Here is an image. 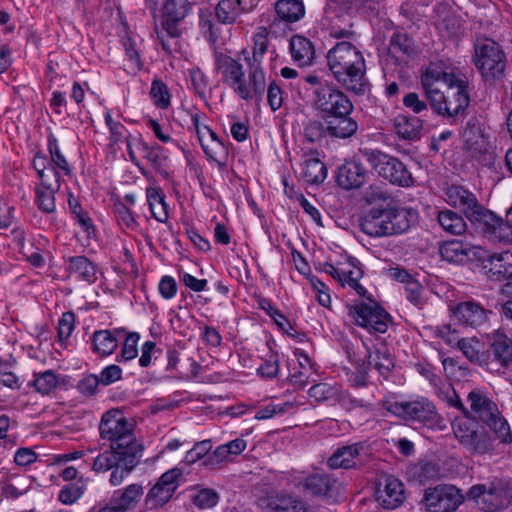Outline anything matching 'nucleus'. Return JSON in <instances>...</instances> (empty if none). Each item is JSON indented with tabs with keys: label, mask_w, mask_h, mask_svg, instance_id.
I'll use <instances>...</instances> for the list:
<instances>
[{
	"label": "nucleus",
	"mask_w": 512,
	"mask_h": 512,
	"mask_svg": "<svg viewBox=\"0 0 512 512\" xmlns=\"http://www.w3.org/2000/svg\"><path fill=\"white\" fill-rule=\"evenodd\" d=\"M377 501L387 509L398 507L404 500L403 483L394 476H385L376 491Z\"/></svg>",
	"instance_id": "a211bd4d"
},
{
	"label": "nucleus",
	"mask_w": 512,
	"mask_h": 512,
	"mask_svg": "<svg viewBox=\"0 0 512 512\" xmlns=\"http://www.w3.org/2000/svg\"><path fill=\"white\" fill-rule=\"evenodd\" d=\"M57 191L39 186L35 188V203L42 212L52 213L55 211V193Z\"/></svg>",
	"instance_id": "8fccbe9b"
},
{
	"label": "nucleus",
	"mask_w": 512,
	"mask_h": 512,
	"mask_svg": "<svg viewBox=\"0 0 512 512\" xmlns=\"http://www.w3.org/2000/svg\"><path fill=\"white\" fill-rule=\"evenodd\" d=\"M310 398L317 403L335 405L343 399V389L338 383L322 382L315 384L308 390Z\"/></svg>",
	"instance_id": "cd10ccee"
},
{
	"label": "nucleus",
	"mask_w": 512,
	"mask_h": 512,
	"mask_svg": "<svg viewBox=\"0 0 512 512\" xmlns=\"http://www.w3.org/2000/svg\"><path fill=\"white\" fill-rule=\"evenodd\" d=\"M122 334H124L123 328L95 331L90 338L92 351L100 357L113 354L118 347Z\"/></svg>",
	"instance_id": "412c9836"
},
{
	"label": "nucleus",
	"mask_w": 512,
	"mask_h": 512,
	"mask_svg": "<svg viewBox=\"0 0 512 512\" xmlns=\"http://www.w3.org/2000/svg\"><path fill=\"white\" fill-rule=\"evenodd\" d=\"M100 378L95 375H88L78 383V390L86 396L94 395L97 391Z\"/></svg>",
	"instance_id": "69168bd1"
},
{
	"label": "nucleus",
	"mask_w": 512,
	"mask_h": 512,
	"mask_svg": "<svg viewBox=\"0 0 512 512\" xmlns=\"http://www.w3.org/2000/svg\"><path fill=\"white\" fill-rule=\"evenodd\" d=\"M275 11L281 20L289 23L296 22L305 15L304 4L300 0H278Z\"/></svg>",
	"instance_id": "e433bc0d"
},
{
	"label": "nucleus",
	"mask_w": 512,
	"mask_h": 512,
	"mask_svg": "<svg viewBox=\"0 0 512 512\" xmlns=\"http://www.w3.org/2000/svg\"><path fill=\"white\" fill-rule=\"evenodd\" d=\"M467 400L475 418L490 427L503 443L512 441L509 424L501 416L497 405L482 390L473 389Z\"/></svg>",
	"instance_id": "0eeeda50"
},
{
	"label": "nucleus",
	"mask_w": 512,
	"mask_h": 512,
	"mask_svg": "<svg viewBox=\"0 0 512 512\" xmlns=\"http://www.w3.org/2000/svg\"><path fill=\"white\" fill-rule=\"evenodd\" d=\"M219 500L218 494L212 489H201L193 497L194 504L201 508H212Z\"/></svg>",
	"instance_id": "4d7b16f0"
},
{
	"label": "nucleus",
	"mask_w": 512,
	"mask_h": 512,
	"mask_svg": "<svg viewBox=\"0 0 512 512\" xmlns=\"http://www.w3.org/2000/svg\"><path fill=\"white\" fill-rule=\"evenodd\" d=\"M99 432L112 449L125 450L132 456L142 453V445L134 435V424L119 410H110L102 415Z\"/></svg>",
	"instance_id": "39448f33"
},
{
	"label": "nucleus",
	"mask_w": 512,
	"mask_h": 512,
	"mask_svg": "<svg viewBox=\"0 0 512 512\" xmlns=\"http://www.w3.org/2000/svg\"><path fill=\"white\" fill-rule=\"evenodd\" d=\"M314 105L323 117L350 115L353 104L348 96L333 85H320L314 91Z\"/></svg>",
	"instance_id": "f8f14e48"
},
{
	"label": "nucleus",
	"mask_w": 512,
	"mask_h": 512,
	"mask_svg": "<svg viewBox=\"0 0 512 512\" xmlns=\"http://www.w3.org/2000/svg\"><path fill=\"white\" fill-rule=\"evenodd\" d=\"M199 27L203 36L215 44L219 38L220 27L213 20L212 14L208 11H201L199 14Z\"/></svg>",
	"instance_id": "de8ad7c7"
},
{
	"label": "nucleus",
	"mask_w": 512,
	"mask_h": 512,
	"mask_svg": "<svg viewBox=\"0 0 512 512\" xmlns=\"http://www.w3.org/2000/svg\"><path fill=\"white\" fill-rule=\"evenodd\" d=\"M347 309L349 318L370 334L385 333L392 323L390 315L373 300L349 305Z\"/></svg>",
	"instance_id": "9d476101"
},
{
	"label": "nucleus",
	"mask_w": 512,
	"mask_h": 512,
	"mask_svg": "<svg viewBox=\"0 0 512 512\" xmlns=\"http://www.w3.org/2000/svg\"><path fill=\"white\" fill-rule=\"evenodd\" d=\"M33 162L34 169L36 170L40 179L39 187H44L50 190H59L60 188V174L58 168L67 170L68 162Z\"/></svg>",
	"instance_id": "a878e982"
},
{
	"label": "nucleus",
	"mask_w": 512,
	"mask_h": 512,
	"mask_svg": "<svg viewBox=\"0 0 512 512\" xmlns=\"http://www.w3.org/2000/svg\"><path fill=\"white\" fill-rule=\"evenodd\" d=\"M453 433L471 453L485 454L493 448L489 435L483 429H478L476 423L466 418L458 419L453 423Z\"/></svg>",
	"instance_id": "ddd939ff"
},
{
	"label": "nucleus",
	"mask_w": 512,
	"mask_h": 512,
	"mask_svg": "<svg viewBox=\"0 0 512 512\" xmlns=\"http://www.w3.org/2000/svg\"><path fill=\"white\" fill-rule=\"evenodd\" d=\"M384 217L385 207H372L360 218V230L374 238L389 237V226Z\"/></svg>",
	"instance_id": "aec40b11"
},
{
	"label": "nucleus",
	"mask_w": 512,
	"mask_h": 512,
	"mask_svg": "<svg viewBox=\"0 0 512 512\" xmlns=\"http://www.w3.org/2000/svg\"><path fill=\"white\" fill-rule=\"evenodd\" d=\"M122 338H124V343L120 354L117 356L118 362L132 360L138 355V341L140 335L136 332H126L124 330Z\"/></svg>",
	"instance_id": "49530a36"
},
{
	"label": "nucleus",
	"mask_w": 512,
	"mask_h": 512,
	"mask_svg": "<svg viewBox=\"0 0 512 512\" xmlns=\"http://www.w3.org/2000/svg\"><path fill=\"white\" fill-rule=\"evenodd\" d=\"M189 0H165L162 6V27L171 37H179V26L192 11Z\"/></svg>",
	"instance_id": "dca6fc26"
},
{
	"label": "nucleus",
	"mask_w": 512,
	"mask_h": 512,
	"mask_svg": "<svg viewBox=\"0 0 512 512\" xmlns=\"http://www.w3.org/2000/svg\"><path fill=\"white\" fill-rule=\"evenodd\" d=\"M293 407V404L290 402L283 403H270L262 408H260L256 414L255 418L257 420H265L272 418L275 415L284 414L289 411Z\"/></svg>",
	"instance_id": "864d4df0"
},
{
	"label": "nucleus",
	"mask_w": 512,
	"mask_h": 512,
	"mask_svg": "<svg viewBox=\"0 0 512 512\" xmlns=\"http://www.w3.org/2000/svg\"><path fill=\"white\" fill-rule=\"evenodd\" d=\"M473 63L486 82L504 77L507 58L502 46L490 38H477L474 43Z\"/></svg>",
	"instance_id": "423d86ee"
},
{
	"label": "nucleus",
	"mask_w": 512,
	"mask_h": 512,
	"mask_svg": "<svg viewBox=\"0 0 512 512\" xmlns=\"http://www.w3.org/2000/svg\"><path fill=\"white\" fill-rule=\"evenodd\" d=\"M482 510L493 512L504 507L509 498V484L503 479L495 478L488 484H475L467 492Z\"/></svg>",
	"instance_id": "9b49d317"
},
{
	"label": "nucleus",
	"mask_w": 512,
	"mask_h": 512,
	"mask_svg": "<svg viewBox=\"0 0 512 512\" xmlns=\"http://www.w3.org/2000/svg\"><path fill=\"white\" fill-rule=\"evenodd\" d=\"M212 448V444L210 440H204L197 442L192 449H190L184 458V461L187 464H194L198 460L205 458L210 455L209 451Z\"/></svg>",
	"instance_id": "5fc2aeb1"
},
{
	"label": "nucleus",
	"mask_w": 512,
	"mask_h": 512,
	"mask_svg": "<svg viewBox=\"0 0 512 512\" xmlns=\"http://www.w3.org/2000/svg\"><path fill=\"white\" fill-rule=\"evenodd\" d=\"M374 169L392 184L402 187H409L413 184L412 174L404 162H375Z\"/></svg>",
	"instance_id": "393cba45"
},
{
	"label": "nucleus",
	"mask_w": 512,
	"mask_h": 512,
	"mask_svg": "<svg viewBox=\"0 0 512 512\" xmlns=\"http://www.w3.org/2000/svg\"><path fill=\"white\" fill-rule=\"evenodd\" d=\"M228 451L229 450L227 449L225 444L218 446L213 451V453L206 457L203 464L207 467L214 468L218 466L220 463L231 460L232 458L230 457Z\"/></svg>",
	"instance_id": "052dcab7"
},
{
	"label": "nucleus",
	"mask_w": 512,
	"mask_h": 512,
	"mask_svg": "<svg viewBox=\"0 0 512 512\" xmlns=\"http://www.w3.org/2000/svg\"><path fill=\"white\" fill-rule=\"evenodd\" d=\"M68 270L80 280L93 283L97 279L96 266L85 256H74L68 260Z\"/></svg>",
	"instance_id": "c9c22d12"
},
{
	"label": "nucleus",
	"mask_w": 512,
	"mask_h": 512,
	"mask_svg": "<svg viewBox=\"0 0 512 512\" xmlns=\"http://www.w3.org/2000/svg\"><path fill=\"white\" fill-rule=\"evenodd\" d=\"M490 262L492 267L489 270V278L496 280L512 278V250L494 253L490 256Z\"/></svg>",
	"instance_id": "473e14b6"
},
{
	"label": "nucleus",
	"mask_w": 512,
	"mask_h": 512,
	"mask_svg": "<svg viewBox=\"0 0 512 512\" xmlns=\"http://www.w3.org/2000/svg\"><path fill=\"white\" fill-rule=\"evenodd\" d=\"M382 407L387 412L404 420L418 421L423 425L433 428L441 422L435 405L427 398H418L413 401L385 400Z\"/></svg>",
	"instance_id": "6e6552de"
},
{
	"label": "nucleus",
	"mask_w": 512,
	"mask_h": 512,
	"mask_svg": "<svg viewBox=\"0 0 512 512\" xmlns=\"http://www.w3.org/2000/svg\"><path fill=\"white\" fill-rule=\"evenodd\" d=\"M291 482L300 490L312 496L336 502L342 496V485L332 475L324 472H315L305 475L295 472Z\"/></svg>",
	"instance_id": "1a4fd4ad"
},
{
	"label": "nucleus",
	"mask_w": 512,
	"mask_h": 512,
	"mask_svg": "<svg viewBox=\"0 0 512 512\" xmlns=\"http://www.w3.org/2000/svg\"><path fill=\"white\" fill-rule=\"evenodd\" d=\"M423 502L429 512H454L463 496L455 486L442 484L426 489Z\"/></svg>",
	"instance_id": "4468645a"
},
{
	"label": "nucleus",
	"mask_w": 512,
	"mask_h": 512,
	"mask_svg": "<svg viewBox=\"0 0 512 512\" xmlns=\"http://www.w3.org/2000/svg\"><path fill=\"white\" fill-rule=\"evenodd\" d=\"M329 118L331 119L327 122V131L333 137L348 138L354 135L358 129L357 122L349 115L330 116Z\"/></svg>",
	"instance_id": "72a5a7b5"
},
{
	"label": "nucleus",
	"mask_w": 512,
	"mask_h": 512,
	"mask_svg": "<svg viewBox=\"0 0 512 512\" xmlns=\"http://www.w3.org/2000/svg\"><path fill=\"white\" fill-rule=\"evenodd\" d=\"M327 66L335 80L347 91L365 94L370 83L363 53L350 41H338L328 50Z\"/></svg>",
	"instance_id": "20e7f679"
},
{
	"label": "nucleus",
	"mask_w": 512,
	"mask_h": 512,
	"mask_svg": "<svg viewBox=\"0 0 512 512\" xmlns=\"http://www.w3.org/2000/svg\"><path fill=\"white\" fill-rule=\"evenodd\" d=\"M369 365L373 366L381 374H384L391 370L394 363L389 354L378 350L369 355Z\"/></svg>",
	"instance_id": "6e6d98bb"
},
{
	"label": "nucleus",
	"mask_w": 512,
	"mask_h": 512,
	"mask_svg": "<svg viewBox=\"0 0 512 512\" xmlns=\"http://www.w3.org/2000/svg\"><path fill=\"white\" fill-rule=\"evenodd\" d=\"M82 494L83 490L81 487L76 485H67L60 490L59 500L63 504H73L82 496Z\"/></svg>",
	"instance_id": "0e129e2a"
},
{
	"label": "nucleus",
	"mask_w": 512,
	"mask_h": 512,
	"mask_svg": "<svg viewBox=\"0 0 512 512\" xmlns=\"http://www.w3.org/2000/svg\"><path fill=\"white\" fill-rule=\"evenodd\" d=\"M453 314L460 323L477 328L488 321L492 311L474 300H468L458 303Z\"/></svg>",
	"instance_id": "f3484780"
},
{
	"label": "nucleus",
	"mask_w": 512,
	"mask_h": 512,
	"mask_svg": "<svg viewBox=\"0 0 512 512\" xmlns=\"http://www.w3.org/2000/svg\"><path fill=\"white\" fill-rule=\"evenodd\" d=\"M75 324V316L72 312H65L58 321V336L61 341L68 339Z\"/></svg>",
	"instance_id": "bf43d9fd"
},
{
	"label": "nucleus",
	"mask_w": 512,
	"mask_h": 512,
	"mask_svg": "<svg viewBox=\"0 0 512 512\" xmlns=\"http://www.w3.org/2000/svg\"><path fill=\"white\" fill-rule=\"evenodd\" d=\"M251 10L247 0H219L215 16L223 24H232L243 13Z\"/></svg>",
	"instance_id": "bb28decb"
},
{
	"label": "nucleus",
	"mask_w": 512,
	"mask_h": 512,
	"mask_svg": "<svg viewBox=\"0 0 512 512\" xmlns=\"http://www.w3.org/2000/svg\"><path fill=\"white\" fill-rule=\"evenodd\" d=\"M421 83L431 108L438 115L452 118L464 114L470 103L464 78L446 71L440 63H431L422 74Z\"/></svg>",
	"instance_id": "f03ea898"
},
{
	"label": "nucleus",
	"mask_w": 512,
	"mask_h": 512,
	"mask_svg": "<svg viewBox=\"0 0 512 512\" xmlns=\"http://www.w3.org/2000/svg\"><path fill=\"white\" fill-rule=\"evenodd\" d=\"M124 456L125 450H116L109 446V449H106L95 458L92 469L95 472H106L111 470L117 464L121 463Z\"/></svg>",
	"instance_id": "79ce46f5"
},
{
	"label": "nucleus",
	"mask_w": 512,
	"mask_h": 512,
	"mask_svg": "<svg viewBox=\"0 0 512 512\" xmlns=\"http://www.w3.org/2000/svg\"><path fill=\"white\" fill-rule=\"evenodd\" d=\"M267 101H268L270 108L273 111L278 110L282 105V102H283L282 91H281L280 87L275 82L270 83L268 86Z\"/></svg>",
	"instance_id": "338daca9"
},
{
	"label": "nucleus",
	"mask_w": 512,
	"mask_h": 512,
	"mask_svg": "<svg viewBox=\"0 0 512 512\" xmlns=\"http://www.w3.org/2000/svg\"><path fill=\"white\" fill-rule=\"evenodd\" d=\"M494 360L502 367L512 364V339L501 330L486 335Z\"/></svg>",
	"instance_id": "5701e85b"
},
{
	"label": "nucleus",
	"mask_w": 512,
	"mask_h": 512,
	"mask_svg": "<svg viewBox=\"0 0 512 512\" xmlns=\"http://www.w3.org/2000/svg\"><path fill=\"white\" fill-rule=\"evenodd\" d=\"M290 53L294 62L300 66H307L314 60L315 48L306 37L295 35L290 40Z\"/></svg>",
	"instance_id": "c85d7f7f"
},
{
	"label": "nucleus",
	"mask_w": 512,
	"mask_h": 512,
	"mask_svg": "<svg viewBox=\"0 0 512 512\" xmlns=\"http://www.w3.org/2000/svg\"><path fill=\"white\" fill-rule=\"evenodd\" d=\"M390 47L395 52H402L406 55H410L414 49L411 39L401 33L394 34L390 40Z\"/></svg>",
	"instance_id": "13d9d810"
},
{
	"label": "nucleus",
	"mask_w": 512,
	"mask_h": 512,
	"mask_svg": "<svg viewBox=\"0 0 512 512\" xmlns=\"http://www.w3.org/2000/svg\"><path fill=\"white\" fill-rule=\"evenodd\" d=\"M276 510L282 512H306L305 504L290 496L280 499Z\"/></svg>",
	"instance_id": "e2e57ef3"
},
{
	"label": "nucleus",
	"mask_w": 512,
	"mask_h": 512,
	"mask_svg": "<svg viewBox=\"0 0 512 512\" xmlns=\"http://www.w3.org/2000/svg\"><path fill=\"white\" fill-rule=\"evenodd\" d=\"M182 472L173 468L163 473L145 497L147 509L162 507L172 497L178 487V479Z\"/></svg>",
	"instance_id": "2eb2a0df"
},
{
	"label": "nucleus",
	"mask_w": 512,
	"mask_h": 512,
	"mask_svg": "<svg viewBox=\"0 0 512 512\" xmlns=\"http://www.w3.org/2000/svg\"><path fill=\"white\" fill-rule=\"evenodd\" d=\"M299 177L310 185H318L327 177V167L324 162H299L294 168Z\"/></svg>",
	"instance_id": "2f4dec72"
},
{
	"label": "nucleus",
	"mask_w": 512,
	"mask_h": 512,
	"mask_svg": "<svg viewBox=\"0 0 512 512\" xmlns=\"http://www.w3.org/2000/svg\"><path fill=\"white\" fill-rule=\"evenodd\" d=\"M364 449L362 443H353L337 448L328 458L327 465L331 469H351L358 465L359 457Z\"/></svg>",
	"instance_id": "b1692460"
},
{
	"label": "nucleus",
	"mask_w": 512,
	"mask_h": 512,
	"mask_svg": "<svg viewBox=\"0 0 512 512\" xmlns=\"http://www.w3.org/2000/svg\"><path fill=\"white\" fill-rule=\"evenodd\" d=\"M146 198L152 217L160 223H166L169 214L163 191L159 187H147Z\"/></svg>",
	"instance_id": "7c9ffc66"
},
{
	"label": "nucleus",
	"mask_w": 512,
	"mask_h": 512,
	"mask_svg": "<svg viewBox=\"0 0 512 512\" xmlns=\"http://www.w3.org/2000/svg\"><path fill=\"white\" fill-rule=\"evenodd\" d=\"M150 96L158 108L166 109L170 105V93L161 80L156 79L152 82Z\"/></svg>",
	"instance_id": "3c124183"
},
{
	"label": "nucleus",
	"mask_w": 512,
	"mask_h": 512,
	"mask_svg": "<svg viewBox=\"0 0 512 512\" xmlns=\"http://www.w3.org/2000/svg\"><path fill=\"white\" fill-rule=\"evenodd\" d=\"M122 370L119 366L113 364L109 365L100 373V382L103 385H110L121 379Z\"/></svg>",
	"instance_id": "774afa93"
},
{
	"label": "nucleus",
	"mask_w": 512,
	"mask_h": 512,
	"mask_svg": "<svg viewBox=\"0 0 512 512\" xmlns=\"http://www.w3.org/2000/svg\"><path fill=\"white\" fill-rule=\"evenodd\" d=\"M457 347L471 363L487 364L489 356L483 350V343L477 337L461 338L457 341Z\"/></svg>",
	"instance_id": "c756f323"
},
{
	"label": "nucleus",
	"mask_w": 512,
	"mask_h": 512,
	"mask_svg": "<svg viewBox=\"0 0 512 512\" xmlns=\"http://www.w3.org/2000/svg\"><path fill=\"white\" fill-rule=\"evenodd\" d=\"M343 272L345 274H343V276L341 278V281H340L341 285L342 286L348 285L353 290H355L359 296L364 297L366 294V289L358 282L359 279L363 276V272H362L361 268H359L354 263V261L350 260L348 263V267L344 268Z\"/></svg>",
	"instance_id": "c03bdc74"
},
{
	"label": "nucleus",
	"mask_w": 512,
	"mask_h": 512,
	"mask_svg": "<svg viewBox=\"0 0 512 512\" xmlns=\"http://www.w3.org/2000/svg\"><path fill=\"white\" fill-rule=\"evenodd\" d=\"M123 47L128 59L127 70L136 73L142 69V62L137 49V41L131 35L126 34L122 38Z\"/></svg>",
	"instance_id": "a18cd8bd"
},
{
	"label": "nucleus",
	"mask_w": 512,
	"mask_h": 512,
	"mask_svg": "<svg viewBox=\"0 0 512 512\" xmlns=\"http://www.w3.org/2000/svg\"><path fill=\"white\" fill-rule=\"evenodd\" d=\"M196 129L199 141L206 155L212 160H215L216 150L223 148L221 141L217 138L216 134L207 126L199 127L196 124Z\"/></svg>",
	"instance_id": "37998d69"
},
{
	"label": "nucleus",
	"mask_w": 512,
	"mask_h": 512,
	"mask_svg": "<svg viewBox=\"0 0 512 512\" xmlns=\"http://www.w3.org/2000/svg\"><path fill=\"white\" fill-rule=\"evenodd\" d=\"M394 128L398 135L408 140L420 138L422 124L417 117L398 115L394 118Z\"/></svg>",
	"instance_id": "4c0bfd02"
},
{
	"label": "nucleus",
	"mask_w": 512,
	"mask_h": 512,
	"mask_svg": "<svg viewBox=\"0 0 512 512\" xmlns=\"http://www.w3.org/2000/svg\"><path fill=\"white\" fill-rule=\"evenodd\" d=\"M391 198L390 194L382 185H370L363 192L362 199L365 203L372 205L386 202Z\"/></svg>",
	"instance_id": "603ef678"
},
{
	"label": "nucleus",
	"mask_w": 512,
	"mask_h": 512,
	"mask_svg": "<svg viewBox=\"0 0 512 512\" xmlns=\"http://www.w3.org/2000/svg\"><path fill=\"white\" fill-rule=\"evenodd\" d=\"M366 176L367 170L361 162H344L337 169L336 181L341 188L351 190L359 188L366 181Z\"/></svg>",
	"instance_id": "4be33fe9"
},
{
	"label": "nucleus",
	"mask_w": 512,
	"mask_h": 512,
	"mask_svg": "<svg viewBox=\"0 0 512 512\" xmlns=\"http://www.w3.org/2000/svg\"><path fill=\"white\" fill-rule=\"evenodd\" d=\"M268 36L266 27H257L252 37V51H241L248 76L238 60L223 53L215 54V67L221 73L223 82L244 101L260 102L263 99L267 82L262 63L268 49Z\"/></svg>",
	"instance_id": "f257e3e1"
},
{
	"label": "nucleus",
	"mask_w": 512,
	"mask_h": 512,
	"mask_svg": "<svg viewBox=\"0 0 512 512\" xmlns=\"http://www.w3.org/2000/svg\"><path fill=\"white\" fill-rule=\"evenodd\" d=\"M140 457L141 453H134L132 456L130 454L128 455L127 452H125V456L122 458L121 463L117 464L115 467L111 469L112 472L109 480L110 484L112 486L120 485L133 470Z\"/></svg>",
	"instance_id": "a19ab883"
},
{
	"label": "nucleus",
	"mask_w": 512,
	"mask_h": 512,
	"mask_svg": "<svg viewBox=\"0 0 512 512\" xmlns=\"http://www.w3.org/2000/svg\"><path fill=\"white\" fill-rule=\"evenodd\" d=\"M406 298L414 305L419 306L422 304V291L421 284L415 279H410L404 287Z\"/></svg>",
	"instance_id": "680f3d73"
},
{
	"label": "nucleus",
	"mask_w": 512,
	"mask_h": 512,
	"mask_svg": "<svg viewBox=\"0 0 512 512\" xmlns=\"http://www.w3.org/2000/svg\"><path fill=\"white\" fill-rule=\"evenodd\" d=\"M416 212L411 208L387 205L385 207L386 225L389 226L390 236L408 231L416 220Z\"/></svg>",
	"instance_id": "6ab92c4d"
},
{
	"label": "nucleus",
	"mask_w": 512,
	"mask_h": 512,
	"mask_svg": "<svg viewBox=\"0 0 512 512\" xmlns=\"http://www.w3.org/2000/svg\"><path fill=\"white\" fill-rule=\"evenodd\" d=\"M437 221L444 231L452 235H461L467 228L463 217L449 209L439 211Z\"/></svg>",
	"instance_id": "58836bf2"
},
{
	"label": "nucleus",
	"mask_w": 512,
	"mask_h": 512,
	"mask_svg": "<svg viewBox=\"0 0 512 512\" xmlns=\"http://www.w3.org/2000/svg\"><path fill=\"white\" fill-rule=\"evenodd\" d=\"M471 249L459 240L446 241L441 244L439 253L443 260L450 263H463L469 258Z\"/></svg>",
	"instance_id": "f704fd0d"
},
{
	"label": "nucleus",
	"mask_w": 512,
	"mask_h": 512,
	"mask_svg": "<svg viewBox=\"0 0 512 512\" xmlns=\"http://www.w3.org/2000/svg\"><path fill=\"white\" fill-rule=\"evenodd\" d=\"M444 200L448 205L459 209L485 237L512 242V225L484 208L469 189L461 185H450L445 189Z\"/></svg>",
	"instance_id": "7ed1b4c3"
},
{
	"label": "nucleus",
	"mask_w": 512,
	"mask_h": 512,
	"mask_svg": "<svg viewBox=\"0 0 512 512\" xmlns=\"http://www.w3.org/2000/svg\"><path fill=\"white\" fill-rule=\"evenodd\" d=\"M57 384V376L52 370L34 374V380L32 381V385L35 387L36 391L42 395L49 394L56 388Z\"/></svg>",
	"instance_id": "09e8293b"
},
{
	"label": "nucleus",
	"mask_w": 512,
	"mask_h": 512,
	"mask_svg": "<svg viewBox=\"0 0 512 512\" xmlns=\"http://www.w3.org/2000/svg\"><path fill=\"white\" fill-rule=\"evenodd\" d=\"M144 493V489L139 484L128 485L123 490L114 492V499L123 512L133 509L139 502Z\"/></svg>",
	"instance_id": "ea45409f"
}]
</instances>
